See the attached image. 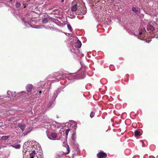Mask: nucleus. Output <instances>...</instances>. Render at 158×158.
Here are the masks:
<instances>
[{"instance_id": "nucleus-33", "label": "nucleus", "mask_w": 158, "mask_h": 158, "mask_svg": "<svg viewBox=\"0 0 158 158\" xmlns=\"http://www.w3.org/2000/svg\"><path fill=\"white\" fill-rule=\"evenodd\" d=\"M27 24H28V25H29L30 26H31V25H30V24H29V23H27Z\"/></svg>"}, {"instance_id": "nucleus-23", "label": "nucleus", "mask_w": 158, "mask_h": 158, "mask_svg": "<svg viewBox=\"0 0 158 158\" xmlns=\"http://www.w3.org/2000/svg\"><path fill=\"white\" fill-rule=\"evenodd\" d=\"M48 19L47 18L44 19L42 21V23L43 24H46L48 23Z\"/></svg>"}, {"instance_id": "nucleus-5", "label": "nucleus", "mask_w": 158, "mask_h": 158, "mask_svg": "<svg viewBox=\"0 0 158 158\" xmlns=\"http://www.w3.org/2000/svg\"><path fill=\"white\" fill-rule=\"evenodd\" d=\"M46 132L47 137L49 139L52 140L56 139V138L57 137V135L56 133L54 132L51 133H48V132L47 130L46 131Z\"/></svg>"}, {"instance_id": "nucleus-20", "label": "nucleus", "mask_w": 158, "mask_h": 158, "mask_svg": "<svg viewBox=\"0 0 158 158\" xmlns=\"http://www.w3.org/2000/svg\"><path fill=\"white\" fill-rule=\"evenodd\" d=\"M132 11L135 13H137L138 12V9L135 7H133L132 8Z\"/></svg>"}, {"instance_id": "nucleus-21", "label": "nucleus", "mask_w": 158, "mask_h": 158, "mask_svg": "<svg viewBox=\"0 0 158 158\" xmlns=\"http://www.w3.org/2000/svg\"><path fill=\"white\" fill-rule=\"evenodd\" d=\"M9 137V135L3 136L1 137V139L4 140L7 139Z\"/></svg>"}, {"instance_id": "nucleus-6", "label": "nucleus", "mask_w": 158, "mask_h": 158, "mask_svg": "<svg viewBox=\"0 0 158 158\" xmlns=\"http://www.w3.org/2000/svg\"><path fill=\"white\" fill-rule=\"evenodd\" d=\"M8 97L9 98H14L16 97L15 92H11V91H8L7 92Z\"/></svg>"}, {"instance_id": "nucleus-25", "label": "nucleus", "mask_w": 158, "mask_h": 158, "mask_svg": "<svg viewBox=\"0 0 158 158\" xmlns=\"http://www.w3.org/2000/svg\"><path fill=\"white\" fill-rule=\"evenodd\" d=\"M67 27H68V29L71 32H72V27L71 26V25L69 24H68L67 25Z\"/></svg>"}, {"instance_id": "nucleus-12", "label": "nucleus", "mask_w": 158, "mask_h": 158, "mask_svg": "<svg viewBox=\"0 0 158 158\" xmlns=\"http://www.w3.org/2000/svg\"><path fill=\"white\" fill-rule=\"evenodd\" d=\"M79 3H77L75 4L71 8V10L73 11H76L77 10H78V6H77L79 5Z\"/></svg>"}, {"instance_id": "nucleus-35", "label": "nucleus", "mask_w": 158, "mask_h": 158, "mask_svg": "<svg viewBox=\"0 0 158 158\" xmlns=\"http://www.w3.org/2000/svg\"><path fill=\"white\" fill-rule=\"evenodd\" d=\"M73 3L74 4L75 3V1H73Z\"/></svg>"}, {"instance_id": "nucleus-10", "label": "nucleus", "mask_w": 158, "mask_h": 158, "mask_svg": "<svg viewBox=\"0 0 158 158\" xmlns=\"http://www.w3.org/2000/svg\"><path fill=\"white\" fill-rule=\"evenodd\" d=\"M82 69H80L78 71V73H81V74H79V77L78 78L79 79L83 78L85 77V73L84 72H82L81 70Z\"/></svg>"}, {"instance_id": "nucleus-2", "label": "nucleus", "mask_w": 158, "mask_h": 158, "mask_svg": "<svg viewBox=\"0 0 158 158\" xmlns=\"http://www.w3.org/2000/svg\"><path fill=\"white\" fill-rule=\"evenodd\" d=\"M147 29L148 31H154L153 36H152L158 39V27L157 28H155L152 25H148L147 26Z\"/></svg>"}, {"instance_id": "nucleus-34", "label": "nucleus", "mask_w": 158, "mask_h": 158, "mask_svg": "<svg viewBox=\"0 0 158 158\" xmlns=\"http://www.w3.org/2000/svg\"><path fill=\"white\" fill-rule=\"evenodd\" d=\"M110 0L112 2H114V0Z\"/></svg>"}, {"instance_id": "nucleus-3", "label": "nucleus", "mask_w": 158, "mask_h": 158, "mask_svg": "<svg viewBox=\"0 0 158 158\" xmlns=\"http://www.w3.org/2000/svg\"><path fill=\"white\" fill-rule=\"evenodd\" d=\"M63 146L65 147V149L66 150V152H64V153H58L57 154V155L59 157H62L64 156V155L68 154L70 152V149L69 146L67 145L66 143H63Z\"/></svg>"}, {"instance_id": "nucleus-16", "label": "nucleus", "mask_w": 158, "mask_h": 158, "mask_svg": "<svg viewBox=\"0 0 158 158\" xmlns=\"http://www.w3.org/2000/svg\"><path fill=\"white\" fill-rule=\"evenodd\" d=\"M19 127L21 128L23 131L26 127V125L23 123H19L18 124Z\"/></svg>"}, {"instance_id": "nucleus-9", "label": "nucleus", "mask_w": 158, "mask_h": 158, "mask_svg": "<svg viewBox=\"0 0 158 158\" xmlns=\"http://www.w3.org/2000/svg\"><path fill=\"white\" fill-rule=\"evenodd\" d=\"M98 158H105L107 156L106 154L103 152H100L97 154Z\"/></svg>"}, {"instance_id": "nucleus-22", "label": "nucleus", "mask_w": 158, "mask_h": 158, "mask_svg": "<svg viewBox=\"0 0 158 158\" xmlns=\"http://www.w3.org/2000/svg\"><path fill=\"white\" fill-rule=\"evenodd\" d=\"M13 147L16 148V149H19L20 148V144H17L15 145H11V146Z\"/></svg>"}, {"instance_id": "nucleus-4", "label": "nucleus", "mask_w": 158, "mask_h": 158, "mask_svg": "<svg viewBox=\"0 0 158 158\" xmlns=\"http://www.w3.org/2000/svg\"><path fill=\"white\" fill-rule=\"evenodd\" d=\"M27 153L23 154V158H39V157L37 156H35V151H32L31 152H30L29 155L27 157L26 155ZM41 156L39 158H42Z\"/></svg>"}, {"instance_id": "nucleus-29", "label": "nucleus", "mask_w": 158, "mask_h": 158, "mask_svg": "<svg viewBox=\"0 0 158 158\" xmlns=\"http://www.w3.org/2000/svg\"><path fill=\"white\" fill-rule=\"evenodd\" d=\"M37 88L38 89V92L39 91V94H41V93H42L40 89H38V87H37Z\"/></svg>"}, {"instance_id": "nucleus-27", "label": "nucleus", "mask_w": 158, "mask_h": 158, "mask_svg": "<svg viewBox=\"0 0 158 158\" xmlns=\"http://www.w3.org/2000/svg\"><path fill=\"white\" fill-rule=\"evenodd\" d=\"M95 113L94 112H91L90 114V117L91 118H92L94 116Z\"/></svg>"}, {"instance_id": "nucleus-7", "label": "nucleus", "mask_w": 158, "mask_h": 158, "mask_svg": "<svg viewBox=\"0 0 158 158\" xmlns=\"http://www.w3.org/2000/svg\"><path fill=\"white\" fill-rule=\"evenodd\" d=\"M86 9L84 7H79V6L78 7V11L80 10V12H79V13L80 14L83 15L85 14L86 13Z\"/></svg>"}, {"instance_id": "nucleus-32", "label": "nucleus", "mask_w": 158, "mask_h": 158, "mask_svg": "<svg viewBox=\"0 0 158 158\" xmlns=\"http://www.w3.org/2000/svg\"><path fill=\"white\" fill-rule=\"evenodd\" d=\"M24 23H25V26H27V23H25V21H24Z\"/></svg>"}, {"instance_id": "nucleus-8", "label": "nucleus", "mask_w": 158, "mask_h": 158, "mask_svg": "<svg viewBox=\"0 0 158 158\" xmlns=\"http://www.w3.org/2000/svg\"><path fill=\"white\" fill-rule=\"evenodd\" d=\"M27 94V93H26L25 92L22 91L16 94V97L19 98L24 97L25 96H26Z\"/></svg>"}, {"instance_id": "nucleus-18", "label": "nucleus", "mask_w": 158, "mask_h": 158, "mask_svg": "<svg viewBox=\"0 0 158 158\" xmlns=\"http://www.w3.org/2000/svg\"><path fill=\"white\" fill-rule=\"evenodd\" d=\"M45 85V83L44 81H40L38 83V85L43 87Z\"/></svg>"}, {"instance_id": "nucleus-24", "label": "nucleus", "mask_w": 158, "mask_h": 158, "mask_svg": "<svg viewBox=\"0 0 158 158\" xmlns=\"http://www.w3.org/2000/svg\"><path fill=\"white\" fill-rule=\"evenodd\" d=\"M135 136H137L140 135V132L139 131H135Z\"/></svg>"}, {"instance_id": "nucleus-31", "label": "nucleus", "mask_w": 158, "mask_h": 158, "mask_svg": "<svg viewBox=\"0 0 158 158\" xmlns=\"http://www.w3.org/2000/svg\"><path fill=\"white\" fill-rule=\"evenodd\" d=\"M64 2V0H62L61 1V2Z\"/></svg>"}, {"instance_id": "nucleus-13", "label": "nucleus", "mask_w": 158, "mask_h": 158, "mask_svg": "<svg viewBox=\"0 0 158 158\" xmlns=\"http://www.w3.org/2000/svg\"><path fill=\"white\" fill-rule=\"evenodd\" d=\"M33 85H32L31 84L27 85L26 86L27 91L28 92H29L31 91Z\"/></svg>"}, {"instance_id": "nucleus-1", "label": "nucleus", "mask_w": 158, "mask_h": 158, "mask_svg": "<svg viewBox=\"0 0 158 158\" xmlns=\"http://www.w3.org/2000/svg\"><path fill=\"white\" fill-rule=\"evenodd\" d=\"M146 31L145 28H141L137 35V37L142 40H145L146 38Z\"/></svg>"}, {"instance_id": "nucleus-30", "label": "nucleus", "mask_w": 158, "mask_h": 158, "mask_svg": "<svg viewBox=\"0 0 158 158\" xmlns=\"http://www.w3.org/2000/svg\"><path fill=\"white\" fill-rule=\"evenodd\" d=\"M30 132V131H27V132H24L23 133V134L24 135H27L29 132Z\"/></svg>"}, {"instance_id": "nucleus-14", "label": "nucleus", "mask_w": 158, "mask_h": 158, "mask_svg": "<svg viewBox=\"0 0 158 158\" xmlns=\"http://www.w3.org/2000/svg\"><path fill=\"white\" fill-rule=\"evenodd\" d=\"M74 73H70L68 76V79L69 80H71L72 79L77 78H78L75 76V75H74Z\"/></svg>"}, {"instance_id": "nucleus-19", "label": "nucleus", "mask_w": 158, "mask_h": 158, "mask_svg": "<svg viewBox=\"0 0 158 158\" xmlns=\"http://www.w3.org/2000/svg\"><path fill=\"white\" fill-rule=\"evenodd\" d=\"M59 92V89H58L56 90H55L54 92V97L55 98H56V97H57Z\"/></svg>"}, {"instance_id": "nucleus-15", "label": "nucleus", "mask_w": 158, "mask_h": 158, "mask_svg": "<svg viewBox=\"0 0 158 158\" xmlns=\"http://www.w3.org/2000/svg\"><path fill=\"white\" fill-rule=\"evenodd\" d=\"M81 46V43L80 41L78 40L75 44V47L77 48H80Z\"/></svg>"}, {"instance_id": "nucleus-36", "label": "nucleus", "mask_w": 158, "mask_h": 158, "mask_svg": "<svg viewBox=\"0 0 158 158\" xmlns=\"http://www.w3.org/2000/svg\"><path fill=\"white\" fill-rule=\"evenodd\" d=\"M72 139H73V137H72Z\"/></svg>"}, {"instance_id": "nucleus-26", "label": "nucleus", "mask_w": 158, "mask_h": 158, "mask_svg": "<svg viewBox=\"0 0 158 158\" xmlns=\"http://www.w3.org/2000/svg\"><path fill=\"white\" fill-rule=\"evenodd\" d=\"M70 129H68L67 130H66L65 133L66 137H67V136H68L69 131H70Z\"/></svg>"}, {"instance_id": "nucleus-11", "label": "nucleus", "mask_w": 158, "mask_h": 158, "mask_svg": "<svg viewBox=\"0 0 158 158\" xmlns=\"http://www.w3.org/2000/svg\"><path fill=\"white\" fill-rule=\"evenodd\" d=\"M68 127H72L74 128V129H75L76 127L77 123L75 121H73L71 122L68 123Z\"/></svg>"}, {"instance_id": "nucleus-17", "label": "nucleus", "mask_w": 158, "mask_h": 158, "mask_svg": "<svg viewBox=\"0 0 158 158\" xmlns=\"http://www.w3.org/2000/svg\"><path fill=\"white\" fill-rule=\"evenodd\" d=\"M60 75H59L58 76H55V77H54V78L55 79H56L57 80L54 79L51 80V81H59L60 80L62 79V78L61 77H60Z\"/></svg>"}, {"instance_id": "nucleus-37", "label": "nucleus", "mask_w": 158, "mask_h": 158, "mask_svg": "<svg viewBox=\"0 0 158 158\" xmlns=\"http://www.w3.org/2000/svg\"><path fill=\"white\" fill-rule=\"evenodd\" d=\"M1 97V96H0V97Z\"/></svg>"}, {"instance_id": "nucleus-28", "label": "nucleus", "mask_w": 158, "mask_h": 158, "mask_svg": "<svg viewBox=\"0 0 158 158\" xmlns=\"http://www.w3.org/2000/svg\"><path fill=\"white\" fill-rule=\"evenodd\" d=\"M21 6V4L19 3H16V6L17 7H20Z\"/></svg>"}]
</instances>
